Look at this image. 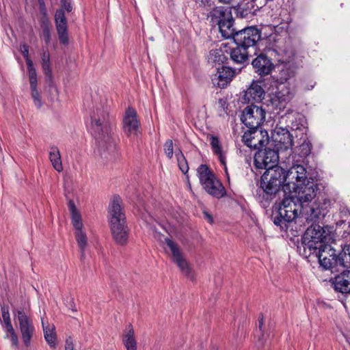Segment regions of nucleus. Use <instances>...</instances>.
I'll return each mask as SVG.
<instances>
[{
	"label": "nucleus",
	"instance_id": "f257e3e1",
	"mask_svg": "<svg viewBox=\"0 0 350 350\" xmlns=\"http://www.w3.org/2000/svg\"><path fill=\"white\" fill-rule=\"evenodd\" d=\"M284 199L278 206H273L272 219L275 225L283 228V224L293 221L299 215H305L306 220L313 221L321 216L325 217L332 201L327 198H318L310 207L297 202L291 193L282 194Z\"/></svg>",
	"mask_w": 350,
	"mask_h": 350
},
{
	"label": "nucleus",
	"instance_id": "f03ea898",
	"mask_svg": "<svg viewBox=\"0 0 350 350\" xmlns=\"http://www.w3.org/2000/svg\"><path fill=\"white\" fill-rule=\"evenodd\" d=\"M304 167L296 165L286 171L280 166H272L265 170L260 178V187L262 193L259 194L261 202L267 207L269 202L280 193L284 196L289 192L291 185L295 179L301 178L304 175Z\"/></svg>",
	"mask_w": 350,
	"mask_h": 350
},
{
	"label": "nucleus",
	"instance_id": "7ed1b4c3",
	"mask_svg": "<svg viewBox=\"0 0 350 350\" xmlns=\"http://www.w3.org/2000/svg\"><path fill=\"white\" fill-rule=\"evenodd\" d=\"M112 124V118L103 108L96 109L91 116L92 133L100 148L104 152H108L111 159L116 160L119 158L120 153L111 135Z\"/></svg>",
	"mask_w": 350,
	"mask_h": 350
},
{
	"label": "nucleus",
	"instance_id": "20e7f679",
	"mask_svg": "<svg viewBox=\"0 0 350 350\" xmlns=\"http://www.w3.org/2000/svg\"><path fill=\"white\" fill-rule=\"evenodd\" d=\"M265 111L261 107L250 105L246 107L241 114V120L249 129L243 135V141L249 147L257 148L256 139L262 136L258 129L265 119Z\"/></svg>",
	"mask_w": 350,
	"mask_h": 350
},
{
	"label": "nucleus",
	"instance_id": "39448f33",
	"mask_svg": "<svg viewBox=\"0 0 350 350\" xmlns=\"http://www.w3.org/2000/svg\"><path fill=\"white\" fill-rule=\"evenodd\" d=\"M109 224L116 243L124 245L128 241V227L119 196H114L109 206Z\"/></svg>",
	"mask_w": 350,
	"mask_h": 350
},
{
	"label": "nucleus",
	"instance_id": "423d86ee",
	"mask_svg": "<svg viewBox=\"0 0 350 350\" xmlns=\"http://www.w3.org/2000/svg\"><path fill=\"white\" fill-rule=\"evenodd\" d=\"M321 217H323L321 216L313 221L307 220L308 223L311 222L312 224L307 228L303 237V243L305 250L308 248L310 251L317 252V250L320 247L330 243L334 241L333 235L332 234L333 227H323L316 223Z\"/></svg>",
	"mask_w": 350,
	"mask_h": 350
},
{
	"label": "nucleus",
	"instance_id": "0eeeda50",
	"mask_svg": "<svg viewBox=\"0 0 350 350\" xmlns=\"http://www.w3.org/2000/svg\"><path fill=\"white\" fill-rule=\"evenodd\" d=\"M304 174L301 178L295 179L292 183L291 185H294V187H290L288 193L292 194L294 193L297 202H301L304 206L310 207L312 204L310 203L316 197L318 186L313 179L308 178L305 167Z\"/></svg>",
	"mask_w": 350,
	"mask_h": 350
},
{
	"label": "nucleus",
	"instance_id": "6e6552de",
	"mask_svg": "<svg viewBox=\"0 0 350 350\" xmlns=\"http://www.w3.org/2000/svg\"><path fill=\"white\" fill-rule=\"evenodd\" d=\"M197 173L202 186L208 194L217 198L226 195L225 188L206 165H200Z\"/></svg>",
	"mask_w": 350,
	"mask_h": 350
},
{
	"label": "nucleus",
	"instance_id": "1a4fd4ad",
	"mask_svg": "<svg viewBox=\"0 0 350 350\" xmlns=\"http://www.w3.org/2000/svg\"><path fill=\"white\" fill-rule=\"evenodd\" d=\"M267 141L256 139L257 148L258 151L254 155V165L257 168H264L267 170L269 167L276 166L279 159L278 151L269 147L261 149L265 146V142Z\"/></svg>",
	"mask_w": 350,
	"mask_h": 350
},
{
	"label": "nucleus",
	"instance_id": "9d476101",
	"mask_svg": "<svg viewBox=\"0 0 350 350\" xmlns=\"http://www.w3.org/2000/svg\"><path fill=\"white\" fill-rule=\"evenodd\" d=\"M14 318L18 323L21 337L24 345L29 347L35 333V327L32 319L27 309L20 308L13 310Z\"/></svg>",
	"mask_w": 350,
	"mask_h": 350
},
{
	"label": "nucleus",
	"instance_id": "9b49d317",
	"mask_svg": "<svg viewBox=\"0 0 350 350\" xmlns=\"http://www.w3.org/2000/svg\"><path fill=\"white\" fill-rule=\"evenodd\" d=\"M261 38V31L253 26L237 31L233 37L236 45L246 49L254 47Z\"/></svg>",
	"mask_w": 350,
	"mask_h": 350
},
{
	"label": "nucleus",
	"instance_id": "f8f14e48",
	"mask_svg": "<svg viewBox=\"0 0 350 350\" xmlns=\"http://www.w3.org/2000/svg\"><path fill=\"white\" fill-rule=\"evenodd\" d=\"M311 254H315L320 265L325 269H330L339 265L338 254H336V250L329 243L320 247L317 252L311 251Z\"/></svg>",
	"mask_w": 350,
	"mask_h": 350
},
{
	"label": "nucleus",
	"instance_id": "ddd939ff",
	"mask_svg": "<svg viewBox=\"0 0 350 350\" xmlns=\"http://www.w3.org/2000/svg\"><path fill=\"white\" fill-rule=\"evenodd\" d=\"M164 243L170 250L173 261L178 267L181 273L187 278L193 279V276L191 269L186 259L183 257L178 244L169 238H165Z\"/></svg>",
	"mask_w": 350,
	"mask_h": 350
},
{
	"label": "nucleus",
	"instance_id": "4468645a",
	"mask_svg": "<svg viewBox=\"0 0 350 350\" xmlns=\"http://www.w3.org/2000/svg\"><path fill=\"white\" fill-rule=\"evenodd\" d=\"M271 138L278 150H286L293 145V135L286 128L276 126L272 132Z\"/></svg>",
	"mask_w": 350,
	"mask_h": 350
},
{
	"label": "nucleus",
	"instance_id": "2eb2a0df",
	"mask_svg": "<svg viewBox=\"0 0 350 350\" xmlns=\"http://www.w3.org/2000/svg\"><path fill=\"white\" fill-rule=\"evenodd\" d=\"M252 64L255 72L261 77L271 74L275 68L272 59L264 53H260L254 59Z\"/></svg>",
	"mask_w": 350,
	"mask_h": 350
},
{
	"label": "nucleus",
	"instance_id": "dca6fc26",
	"mask_svg": "<svg viewBox=\"0 0 350 350\" xmlns=\"http://www.w3.org/2000/svg\"><path fill=\"white\" fill-rule=\"evenodd\" d=\"M139 126L137 111L133 108H128L123 119V129L124 133L129 136L137 135Z\"/></svg>",
	"mask_w": 350,
	"mask_h": 350
},
{
	"label": "nucleus",
	"instance_id": "f3484780",
	"mask_svg": "<svg viewBox=\"0 0 350 350\" xmlns=\"http://www.w3.org/2000/svg\"><path fill=\"white\" fill-rule=\"evenodd\" d=\"M55 22L59 41L63 44L68 43L67 20L63 9H59L55 14Z\"/></svg>",
	"mask_w": 350,
	"mask_h": 350
},
{
	"label": "nucleus",
	"instance_id": "a211bd4d",
	"mask_svg": "<svg viewBox=\"0 0 350 350\" xmlns=\"http://www.w3.org/2000/svg\"><path fill=\"white\" fill-rule=\"evenodd\" d=\"M293 96L294 94L289 87L286 84H280L277 88L273 101L277 107L282 109L285 108L286 104L293 99Z\"/></svg>",
	"mask_w": 350,
	"mask_h": 350
},
{
	"label": "nucleus",
	"instance_id": "6ab92c4d",
	"mask_svg": "<svg viewBox=\"0 0 350 350\" xmlns=\"http://www.w3.org/2000/svg\"><path fill=\"white\" fill-rule=\"evenodd\" d=\"M332 284L336 291L350 293V270L344 271L336 275Z\"/></svg>",
	"mask_w": 350,
	"mask_h": 350
},
{
	"label": "nucleus",
	"instance_id": "aec40b11",
	"mask_svg": "<svg viewBox=\"0 0 350 350\" xmlns=\"http://www.w3.org/2000/svg\"><path fill=\"white\" fill-rule=\"evenodd\" d=\"M235 75V71L230 67L221 66L217 68V71L215 74V79L213 81L217 79L218 81L217 85L221 88H224L231 81L232 78Z\"/></svg>",
	"mask_w": 350,
	"mask_h": 350
},
{
	"label": "nucleus",
	"instance_id": "412c9836",
	"mask_svg": "<svg viewBox=\"0 0 350 350\" xmlns=\"http://www.w3.org/2000/svg\"><path fill=\"white\" fill-rule=\"evenodd\" d=\"M231 12L228 8L222 6L216 7L213 9L208 15L211 19L212 25H218L230 16Z\"/></svg>",
	"mask_w": 350,
	"mask_h": 350
},
{
	"label": "nucleus",
	"instance_id": "4be33fe9",
	"mask_svg": "<svg viewBox=\"0 0 350 350\" xmlns=\"http://www.w3.org/2000/svg\"><path fill=\"white\" fill-rule=\"evenodd\" d=\"M265 91L258 82H253L250 88L246 90L245 96L248 101L254 100L255 102H260L265 96Z\"/></svg>",
	"mask_w": 350,
	"mask_h": 350
},
{
	"label": "nucleus",
	"instance_id": "5701e85b",
	"mask_svg": "<svg viewBox=\"0 0 350 350\" xmlns=\"http://www.w3.org/2000/svg\"><path fill=\"white\" fill-rule=\"evenodd\" d=\"M229 54L232 61L236 64H243L248 60V50L237 45L230 49Z\"/></svg>",
	"mask_w": 350,
	"mask_h": 350
},
{
	"label": "nucleus",
	"instance_id": "b1692460",
	"mask_svg": "<svg viewBox=\"0 0 350 350\" xmlns=\"http://www.w3.org/2000/svg\"><path fill=\"white\" fill-rule=\"evenodd\" d=\"M43 328L44 336L47 344L53 348L56 347V333L55 327L53 324L45 323L44 319H41Z\"/></svg>",
	"mask_w": 350,
	"mask_h": 350
},
{
	"label": "nucleus",
	"instance_id": "393cba45",
	"mask_svg": "<svg viewBox=\"0 0 350 350\" xmlns=\"http://www.w3.org/2000/svg\"><path fill=\"white\" fill-rule=\"evenodd\" d=\"M234 19L232 16V14L229 18L226 19L221 23L218 25L219 31L224 38H230L233 39L235 33L237 32L233 27Z\"/></svg>",
	"mask_w": 350,
	"mask_h": 350
},
{
	"label": "nucleus",
	"instance_id": "a878e982",
	"mask_svg": "<svg viewBox=\"0 0 350 350\" xmlns=\"http://www.w3.org/2000/svg\"><path fill=\"white\" fill-rule=\"evenodd\" d=\"M122 341L126 350H137V342L135 338L134 329L131 324H129L122 337Z\"/></svg>",
	"mask_w": 350,
	"mask_h": 350
},
{
	"label": "nucleus",
	"instance_id": "bb28decb",
	"mask_svg": "<svg viewBox=\"0 0 350 350\" xmlns=\"http://www.w3.org/2000/svg\"><path fill=\"white\" fill-rule=\"evenodd\" d=\"M49 159L53 168L58 172L63 171L60 152L57 146H51L49 150Z\"/></svg>",
	"mask_w": 350,
	"mask_h": 350
},
{
	"label": "nucleus",
	"instance_id": "cd10ccee",
	"mask_svg": "<svg viewBox=\"0 0 350 350\" xmlns=\"http://www.w3.org/2000/svg\"><path fill=\"white\" fill-rule=\"evenodd\" d=\"M42 67L44 74L49 79L50 81H52L53 75L52 70L51 68L50 64V55L48 51H44L42 54Z\"/></svg>",
	"mask_w": 350,
	"mask_h": 350
},
{
	"label": "nucleus",
	"instance_id": "c85d7f7f",
	"mask_svg": "<svg viewBox=\"0 0 350 350\" xmlns=\"http://www.w3.org/2000/svg\"><path fill=\"white\" fill-rule=\"evenodd\" d=\"M295 75L294 68L290 64H285L282 66L279 72L280 84H285L288 79L292 78Z\"/></svg>",
	"mask_w": 350,
	"mask_h": 350
},
{
	"label": "nucleus",
	"instance_id": "c756f323",
	"mask_svg": "<svg viewBox=\"0 0 350 350\" xmlns=\"http://www.w3.org/2000/svg\"><path fill=\"white\" fill-rule=\"evenodd\" d=\"M338 260L339 265L344 267H350V244L345 245L342 251L338 253Z\"/></svg>",
	"mask_w": 350,
	"mask_h": 350
},
{
	"label": "nucleus",
	"instance_id": "7c9ffc66",
	"mask_svg": "<svg viewBox=\"0 0 350 350\" xmlns=\"http://www.w3.org/2000/svg\"><path fill=\"white\" fill-rule=\"evenodd\" d=\"M40 26L42 30V38L46 44H49L51 42V25L46 16L41 18Z\"/></svg>",
	"mask_w": 350,
	"mask_h": 350
},
{
	"label": "nucleus",
	"instance_id": "2f4dec72",
	"mask_svg": "<svg viewBox=\"0 0 350 350\" xmlns=\"http://www.w3.org/2000/svg\"><path fill=\"white\" fill-rule=\"evenodd\" d=\"M305 124L306 120L300 114H297L295 120L292 121L291 129L293 131H302V133H306L307 127Z\"/></svg>",
	"mask_w": 350,
	"mask_h": 350
},
{
	"label": "nucleus",
	"instance_id": "473e14b6",
	"mask_svg": "<svg viewBox=\"0 0 350 350\" xmlns=\"http://www.w3.org/2000/svg\"><path fill=\"white\" fill-rule=\"evenodd\" d=\"M75 237L77 242V244L80 248L81 256L83 257L85 254V249L87 246L88 239L85 233L83 231V230H76L75 232Z\"/></svg>",
	"mask_w": 350,
	"mask_h": 350
},
{
	"label": "nucleus",
	"instance_id": "72a5a7b5",
	"mask_svg": "<svg viewBox=\"0 0 350 350\" xmlns=\"http://www.w3.org/2000/svg\"><path fill=\"white\" fill-rule=\"evenodd\" d=\"M225 57L221 49H212L209 52L208 59L213 62H223Z\"/></svg>",
	"mask_w": 350,
	"mask_h": 350
},
{
	"label": "nucleus",
	"instance_id": "f704fd0d",
	"mask_svg": "<svg viewBox=\"0 0 350 350\" xmlns=\"http://www.w3.org/2000/svg\"><path fill=\"white\" fill-rule=\"evenodd\" d=\"M312 147V144L310 141L304 139L299 148V154L300 157H306L308 156L311 152Z\"/></svg>",
	"mask_w": 350,
	"mask_h": 350
},
{
	"label": "nucleus",
	"instance_id": "c9c22d12",
	"mask_svg": "<svg viewBox=\"0 0 350 350\" xmlns=\"http://www.w3.org/2000/svg\"><path fill=\"white\" fill-rule=\"evenodd\" d=\"M176 156L177 157L178 164L180 170L183 174H185L189 170V165L187 160L185 159L181 151H179L178 153H176Z\"/></svg>",
	"mask_w": 350,
	"mask_h": 350
},
{
	"label": "nucleus",
	"instance_id": "e433bc0d",
	"mask_svg": "<svg viewBox=\"0 0 350 350\" xmlns=\"http://www.w3.org/2000/svg\"><path fill=\"white\" fill-rule=\"evenodd\" d=\"M72 223L76 230H82L83 224L79 212L71 214Z\"/></svg>",
	"mask_w": 350,
	"mask_h": 350
},
{
	"label": "nucleus",
	"instance_id": "4c0bfd02",
	"mask_svg": "<svg viewBox=\"0 0 350 350\" xmlns=\"http://www.w3.org/2000/svg\"><path fill=\"white\" fill-rule=\"evenodd\" d=\"M208 137L214 153H220L222 149L218 137L214 135H209Z\"/></svg>",
	"mask_w": 350,
	"mask_h": 350
},
{
	"label": "nucleus",
	"instance_id": "58836bf2",
	"mask_svg": "<svg viewBox=\"0 0 350 350\" xmlns=\"http://www.w3.org/2000/svg\"><path fill=\"white\" fill-rule=\"evenodd\" d=\"M31 90V97L33 100L34 105L40 108L42 107V100L40 93L37 90V86L30 87Z\"/></svg>",
	"mask_w": 350,
	"mask_h": 350
},
{
	"label": "nucleus",
	"instance_id": "ea45409f",
	"mask_svg": "<svg viewBox=\"0 0 350 350\" xmlns=\"http://www.w3.org/2000/svg\"><path fill=\"white\" fill-rule=\"evenodd\" d=\"M5 338H10L12 344L13 346L17 347L18 346V336L14 328L11 329V330L6 331V335L5 336Z\"/></svg>",
	"mask_w": 350,
	"mask_h": 350
},
{
	"label": "nucleus",
	"instance_id": "a19ab883",
	"mask_svg": "<svg viewBox=\"0 0 350 350\" xmlns=\"http://www.w3.org/2000/svg\"><path fill=\"white\" fill-rule=\"evenodd\" d=\"M164 151L169 159H172L174 154V146L172 139H167L164 144Z\"/></svg>",
	"mask_w": 350,
	"mask_h": 350
},
{
	"label": "nucleus",
	"instance_id": "79ce46f5",
	"mask_svg": "<svg viewBox=\"0 0 350 350\" xmlns=\"http://www.w3.org/2000/svg\"><path fill=\"white\" fill-rule=\"evenodd\" d=\"M1 317H2L3 323H8V322L11 321L8 306L3 305V306H1Z\"/></svg>",
	"mask_w": 350,
	"mask_h": 350
},
{
	"label": "nucleus",
	"instance_id": "37998d69",
	"mask_svg": "<svg viewBox=\"0 0 350 350\" xmlns=\"http://www.w3.org/2000/svg\"><path fill=\"white\" fill-rule=\"evenodd\" d=\"M30 87L37 86V75L36 69L28 70Z\"/></svg>",
	"mask_w": 350,
	"mask_h": 350
},
{
	"label": "nucleus",
	"instance_id": "c03bdc74",
	"mask_svg": "<svg viewBox=\"0 0 350 350\" xmlns=\"http://www.w3.org/2000/svg\"><path fill=\"white\" fill-rule=\"evenodd\" d=\"M263 320H264L263 314H260L259 317H258V329H259V331L260 332V335L258 337V341L260 342V346H262L264 344V342L262 341L263 334L262 333Z\"/></svg>",
	"mask_w": 350,
	"mask_h": 350
},
{
	"label": "nucleus",
	"instance_id": "a18cd8bd",
	"mask_svg": "<svg viewBox=\"0 0 350 350\" xmlns=\"http://www.w3.org/2000/svg\"><path fill=\"white\" fill-rule=\"evenodd\" d=\"M336 225L338 227H340L342 225H343L342 228H344L347 226V224L345 223V221L344 220H340L336 223ZM349 235H350V223L349 222L347 224V228L345 229L342 236L345 238H347Z\"/></svg>",
	"mask_w": 350,
	"mask_h": 350
},
{
	"label": "nucleus",
	"instance_id": "49530a36",
	"mask_svg": "<svg viewBox=\"0 0 350 350\" xmlns=\"http://www.w3.org/2000/svg\"><path fill=\"white\" fill-rule=\"evenodd\" d=\"M61 1V8L64 10V12L65 13V10L68 12H70L72 10V6L71 5L70 0H60Z\"/></svg>",
	"mask_w": 350,
	"mask_h": 350
},
{
	"label": "nucleus",
	"instance_id": "de8ad7c7",
	"mask_svg": "<svg viewBox=\"0 0 350 350\" xmlns=\"http://www.w3.org/2000/svg\"><path fill=\"white\" fill-rule=\"evenodd\" d=\"M215 154L219 157V161L224 166L226 174L227 176L228 177V174L227 172V167H226V157L224 155L222 150L220 151V153H215Z\"/></svg>",
	"mask_w": 350,
	"mask_h": 350
},
{
	"label": "nucleus",
	"instance_id": "09e8293b",
	"mask_svg": "<svg viewBox=\"0 0 350 350\" xmlns=\"http://www.w3.org/2000/svg\"><path fill=\"white\" fill-rule=\"evenodd\" d=\"M20 51L23 54L24 58L29 57V46L26 44H23L20 45Z\"/></svg>",
	"mask_w": 350,
	"mask_h": 350
},
{
	"label": "nucleus",
	"instance_id": "8fccbe9b",
	"mask_svg": "<svg viewBox=\"0 0 350 350\" xmlns=\"http://www.w3.org/2000/svg\"><path fill=\"white\" fill-rule=\"evenodd\" d=\"M65 350H74L73 343L71 338L66 340Z\"/></svg>",
	"mask_w": 350,
	"mask_h": 350
},
{
	"label": "nucleus",
	"instance_id": "3c124183",
	"mask_svg": "<svg viewBox=\"0 0 350 350\" xmlns=\"http://www.w3.org/2000/svg\"><path fill=\"white\" fill-rule=\"evenodd\" d=\"M68 208H69L71 214L78 212V211L76 208V206L75 204V202L72 200H70L68 202Z\"/></svg>",
	"mask_w": 350,
	"mask_h": 350
},
{
	"label": "nucleus",
	"instance_id": "603ef678",
	"mask_svg": "<svg viewBox=\"0 0 350 350\" xmlns=\"http://www.w3.org/2000/svg\"><path fill=\"white\" fill-rule=\"evenodd\" d=\"M25 62H26V64H27V70H31V69H36L33 66V62L32 60L29 58V57H26L25 58Z\"/></svg>",
	"mask_w": 350,
	"mask_h": 350
},
{
	"label": "nucleus",
	"instance_id": "864d4df0",
	"mask_svg": "<svg viewBox=\"0 0 350 350\" xmlns=\"http://www.w3.org/2000/svg\"><path fill=\"white\" fill-rule=\"evenodd\" d=\"M204 219L207 220L210 224H212L213 222V218L211 214H209L208 212L204 211Z\"/></svg>",
	"mask_w": 350,
	"mask_h": 350
},
{
	"label": "nucleus",
	"instance_id": "5fc2aeb1",
	"mask_svg": "<svg viewBox=\"0 0 350 350\" xmlns=\"http://www.w3.org/2000/svg\"><path fill=\"white\" fill-rule=\"evenodd\" d=\"M218 104L224 111H225V109L227 108L226 106V102L223 99H219L218 100Z\"/></svg>",
	"mask_w": 350,
	"mask_h": 350
},
{
	"label": "nucleus",
	"instance_id": "6e6d98bb",
	"mask_svg": "<svg viewBox=\"0 0 350 350\" xmlns=\"http://www.w3.org/2000/svg\"><path fill=\"white\" fill-rule=\"evenodd\" d=\"M4 327L5 329V331L8 329L11 330V329L14 328L11 321L4 323Z\"/></svg>",
	"mask_w": 350,
	"mask_h": 350
},
{
	"label": "nucleus",
	"instance_id": "4d7b16f0",
	"mask_svg": "<svg viewBox=\"0 0 350 350\" xmlns=\"http://www.w3.org/2000/svg\"><path fill=\"white\" fill-rule=\"evenodd\" d=\"M233 0H219L220 3L229 4Z\"/></svg>",
	"mask_w": 350,
	"mask_h": 350
},
{
	"label": "nucleus",
	"instance_id": "13d9d810",
	"mask_svg": "<svg viewBox=\"0 0 350 350\" xmlns=\"http://www.w3.org/2000/svg\"><path fill=\"white\" fill-rule=\"evenodd\" d=\"M38 1H39V3L40 4V5H44L43 0H38Z\"/></svg>",
	"mask_w": 350,
	"mask_h": 350
},
{
	"label": "nucleus",
	"instance_id": "bf43d9fd",
	"mask_svg": "<svg viewBox=\"0 0 350 350\" xmlns=\"http://www.w3.org/2000/svg\"><path fill=\"white\" fill-rule=\"evenodd\" d=\"M72 310L74 311V312H76L77 311V308L75 307V306H74L72 308Z\"/></svg>",
	"mask_w": 350,
	"mask_h": 350
},
{
	"label": "nucleus",
	"instance_id": "052dcab7",
	"mask_svg": "<svg viewBox=\"0 0 350 350\" xmlns=\"http://www.w3.org/2000/svg\"><path fill=\"white\" fill-rule=\"evenodd\" d=\"M344 215L348 216L349 215V212H345Z\"/></svg>",
	"mask_w": 350,
	"mask_h": 350
}]
</instances>
